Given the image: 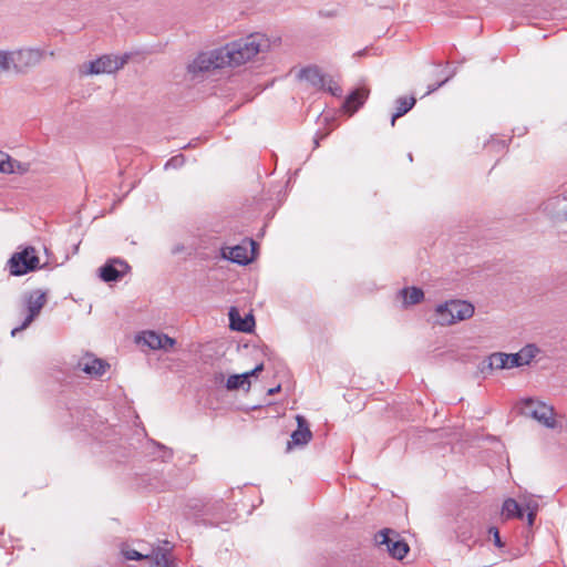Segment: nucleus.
Returning <instances> with one entry per match:
<instances>
[{
    "mask_svg": "<svg viewBox=\"0 0 567 567\" xmlns=\"http://www.w3.org/2000/svg\"><path fill=\"white\" fill-rule=\"evenodd\" d=\"M489 535L493 537L494 545L498 548L504 547V543L501 539L499 530L497 527H489L488 529Z\"/></svg>",
    "mask_w": 567,
    "mask_h": 567,
    "instance_id": "7c9ffc66",
    "label": "nucleus"
},
{
    "mask_svg": "<svg viewBox=\"0 0 567 567\" xmlns=\"http://www.w3.org/2000/svg\"><path fill=\"white\" fill-rule=\"evenodd\" d=\"M324 91H328L331 95L337 96V97H340L342 95L341 86L337 82H334L331 78L327 79V85H326Z\"/></svg>",
    "mask_w": 567,
    "mask_h": 567,
    "instance_id": "bb28decb",
    "label": "nucleus"
},
{
    "mask_svg": "<svg viewBox=\"0 0 567 567\" xmlns=\"http://www.w3.org/2000/svg\"><path fill=\"white\" fill-rule=\"evenodd\" d=\"M280 389H281L280 385L271 388V389L268 390V394L269 395H274V394L278 393L280 391Z\"/></svg>",
    "mask_w": 567,
    "mask_h": 567,
    "instance_id": "e433bc0d",
    "label": "nucleus"
},
{
    "mask_svg": "<svg viewBox=\"0 0 567 567\" xmlns=\"http://www.w3.org/2000/svg\"><path fill=\"white\" fill-rule=\"evenodd\" d=\"M485 146L495 148L496 151H504L506 148V143L501 140H492Z\"/></svg>",
    "mask_w": 567,
    "mask_h": 567,
    "instance_id": "473e14b6",
    "label": "nucleus"
},
{
    "mask_svg": "<svg viewBox=\"0 0 567 567\" xmlns=\"http://www.w3.org/2000/svg\"><path fill=\"white\" fill-rule=\"evenodd\" d=\"M415 103H416V100H415L414 96H410V97L400 96V97H398L396 101H395L396 110L392 114V117H391V126L395 125V121L399 117L405 115L410 110H412L413 106L415 105Z\"/></svg>",
    "mask_w": 567,
    "mask_h": 567,
    "instance_id": "6ab92c4d",
    "label": "nucleus"
},
{
    "mask_svg": "<svg viewBox=\"0 0 567 567\" xmlns=\"http://www.w3.org/2000/svg\"><path fill=\"white\" fill-rule=\"evenodd\" d=\"M538 348L535 344H527L516 353H509V367L518 368L528 364L537 354Z\"/></svg>",
    "mask_w": 567,
    "mask_h": 567,
    "instance_id": "dca6fc26",
    "label": "nucleus"
},
{
    "mask_svg": "<svg viewBox=\"0 0 567 567\" xmlns=\"http://www.w3.org/2000/svg\"><path fill=\"white\" fill-rule=\"evenodd\" d=\"M185 163V157L183 154H179V155H176V156H173L172 158H169L166 164H165V168H169V167H173V168H179L184 165Z\"/></svg>",
    "mask_w": 567,
    "mask_h": 567,
    "instance_id": "c85d7f7f",
    "label": "nucleus"
},
{
    "mask_svg": "<svg viewBox=\"0 0 567 567\" xmlns=\"http://www.w3.org/2000/svg\"><path fill=\"white\" fill-rule=\"evenodd\" d=\"M0 172H3V173H11L13 172L12 169V165L10 162H0Z\"/></svg>",
    "mask_w": 567,
    "mask_h": 567,
    "instance_id": "c9c22d12",
    "label": "nucleus"
},
{
    "mask_svg": "<svg viewBox=\"0 0 567 567\" xmlns=\"http://www.w3.org/2000/svg\"><path fill=\"white\" fill-rule=\"evenodd\" d=\"M181 250V247H177L176 249H174V252H177Z\"/></svg>",
    "mask_w": 567,
    "mask_h": 567,
    "instance_id": "a19ab883",
    "label": "nucleus"
},
{
    "mask_svg": "<svg viewBox=\"0 0 567 567\" xmlns=\"http://www.w3.org/2000/svg\"><path fill=\"white\" fill-rule=\"evenodd\" d=\"M247 384L250 385V381L248 380V374H233L227 379L226 388L228 390H237Z\"/></svg>",
    "mask_w": 567,
    "mask_h": 567,
    "instance_id": "b1692460",
    "label": "nucleus"
},
{
    "mask_svg": "<svg viewBox=\"0 0 567 567\" xmlns=\"http://www.w3.org/2000/svg\"><path fill=\"white\" fill-rule=\"evenodd\" d=\"M224 375L221 373L215 375V381H223Z\"/></svg>",
    "mask_w": 567,
    "mask_h": 567,
    "instance_id": "4c0bfd02",
    "label": "nucleus"
},
{
    "mask_svg": "<svg viewBox=\"0 0 567 567\" xmlns=\"http://www.w3.org/2000/svg\"><path fill=\"white\" fill-rule=\"evenodd\" d=\"M151 567H174V561L171 559L168 554L163 553L156 557Z\"/></svg>",
    "mask_w": 567,
    "mask_h": 567,
    "instance_id": "a878e982",
    "label": "nucleus"
},
{
    "mask_svg": "<svg viewBox=\"0 0 567 567\" xmlns=\"http://www.w3.org/2000/svg\"><path fill=\"white\" fill-rule=\"evenodd\" d=\"M566 219H567V214H566Z\"/></svg>",
    "mask_w": 567,
    "mask_h": 567,
    "instance_id": "37998d69",
    "label": "nucleus"
},
{
    "mask_svg": "<svg viewBox=\"0 0 567 567\" xmlns=\"http://www.w3.org/2000/svg\"><path fill=\"white\" fill-rule=\"evenodd\" d=\"M14 73V56L13 51L0 50V74Z\"/></svg>",
    "mask_w": 567,
    "mask_h": 567,
    "instance_id": "5701e85b",
    "label": "nucleus"
},
{
    "mask_svg": "<svg viewBox=\"0 0 567 567\" xmlns=\"http://www.w3.org/2000/svg\"><path fill=\"white\" fill-rule=\"evenodd\" d=\"M435 312H436V322L441 326H450V324H453L454 322H445L444 320L446 319H450L451 317V312L450 311H443L441 310V305H439L435 309Z\"/></svg>",
    "mask_w": 567,
    "mask_h": 567,
    "instance_id": "cd10ccee",
    "label": "nucleus"
},
{
    "mask_svg": "<svg viewBox=\"0 0 567 567\" xmlns=\"http://www.w3.org/2000/svg\"><path fill=\"white\" fill-rule=\"evenodd\" d=\"M478 369L483 373L494 369H511L508 354L504 352H494L480 363Z\"/></svg>",
    "mask_w": 567,
    "mask_h": 567,
    "instance_id": "2eb2a0df",
    "label": "nucleus"
},
{
    "mask_svg": "<svg viewBox=\"0 0 567 567\" xmlns=\"http://www.w3.org/2000/svg\"><path fill=\"white\" fill-rule=\"evenodd\" d=\"M454 73L455 72H453L450 76H447L446 79H444L443 81H441V82H439L436 84L429 85L426 94L433 93L439 87L443 86L454 75Z\"/></svg>",
    "mask_w": 567,
    "mask_h": 567,
    "instance_id": "72a5a7b5",
    "label": "nucleus"
},
{
    "mask_svg": "<svg viewBox=\"0 0 567 567\" xmlns=\"http://www.w3.org/2000/svg\"><path fill=\"white\" fill-rule=\"evenodd\" d=\"M315 146L318 147L319 146V142L318 140L315 141Z\"/></svg>",
    "mask_w": 567,
    "mask_h": 567,
    "instance_id": "58836bf2",
    "label": "nucleus"
},
{
    "mask_svg": "<svg viewBox=\"0 0 567 567\" xmlns=\"http://www.w3.org/2000/svg\"><path fill=\"white\" fill-rule=\"evenodd\" d=\"M131 270L130 265L120 258H113L100 267V278L104 282L120 281Z\"/></svg>",
    "mask_w": 567,
    "mask_h": 567,
    "instance_id": "6e6552de",
    "label": "nucleus"
},
{
    "mask_svg": "<svg viewBox=\"0 0 567 567\" xmlns=\"http://www.w3.org/2000/svg\"><path fill=\"white\" fill-rule=\"evenodd\" d=\"M520 413L538 421L548 429H554L556 425L554 408L530 398L523 400Z\"/></svg>",
    "mask_w": 567,
    "mask_h": 567,
    "instance_id": "20e7f679",
    "label": "nucleus"
},
{
    "mask_svg": "<svg viewBox=\"0 0 567 567\" xmlns=\"http://www.w3.org/2000/svg\"><path fill=\"white\" fill-rule=\"evenodd\" d=\"M262 370H264V363H259L251 371L245 372L244 374H248V379H249L250 377L257 375Z\"/></svg>",
    "mask_w": 567,
    "mask_h": 567,
    "instance_id": "f704fd0d",
    "label": "nucleus"
},
{
    "mask_svg": "<svg viewBox=\"0 0 567 567\" xmlns=\"http://www.w3.org/2000/svg\"><path fill=\"white\" fill-rule=\"evenodd\" d=\"M78 249H79V245H75V247H74V252H76V251H78Z\"/></svg>",
    "mask_w": 567,
    "mask_h": 567,
    "instance_id": "ea45409f",
    "label": "nucleus"
},
{
    "mask_svg": "<svg viewBox=\"0 0 567 567\" xmlns=\"http://www.w3.org/2000/svg\"><path fill=\"white\" fill-rule=\"evenodd\" d=\"M37 250L32 246L24 247L21 251L14 252L8 260L9 271L12 276H23L34 271L40 266Z\"/></svg>",
    "mask_w": 567,
    "mask_h": 567,
    "instance_id": "f03ea898",
    "label": "nucleus"
},
{
    "mask_svg": "<svg viewBox=\"0 0 567 567\" xmlns=\"http://www.w3.org/2000/svg\"><path fill=\"white\" fill-rule=\"evenodd\" d=\"M130 55L112 58L111 55H102L93 61L84 63L80 68L82 75H97L102 73H113L122 69L128 61Z\"/></svg>",
    "mask_w": 567,
    "mask_h": 567,
    "instance_id": "7ed1b4c3",
    "label": "nucleus"
},
{
    "mask_svg": "<svg viewBox=\"0 0 567 567\" xmlns=\"http://www.w3.org/2000/svg\"><path fill=\"white\" fill-rule=\"evenodd\" d=\"M441 310L450 311L452 315L450 319L444 320L445 322H456L460 320L468 319L474 313V307L472 303L462 300H451L441 305Z\"/></svg>",
    "mask_w": 567,
    "mask_h": 567,
    "instance_id": "1a4fd4ad",
    "label": "nucleus"
},
{
    "mask_svg": "<svg viewBox=\"0 0 567 567\" xmlns=\"http://www.w3.org/2000/svg\"><path fill=\"white\" fill-rule=\"evenodd\" d=\"M157 447L163 450V454L161 455V458L163 462H167L173 457V450L168 449L161 443H156Z\"/></svg>",
    "mask_w": 567,
    "mask_h": 567,
    "instance_id": "2f4dec72",
    "label": "nucleus"
},
{
    "mask_svg": "<svg viewBox=\"0 0 567 567\" xmlns=\"http://www.w3.org/2000/svg\"><path fill=\"white\" fill-rule=\"evenodd\" d=\"M299 78L319 90H326L328 76L316 65L301 69Z\"/></svg>",
    "mask_w": 567,
    "mask_h": 567,
    "instance_id": "f3484780",
    "label": "nucleus"
},
{
    "mask_svg": "<svg viewBox=\"0 0 567 567\" xmlns=\"http://www.w3.org/2000/svg\"><path fill=\"white\" fill-rule=\"evenodd\" d=\"M378 545H385L389 554L395 559H403L409 553V545L399 539V535L392 529H382L375 535Z\"/></svg>",
    "mask_w": 567,
    "mask_h": 567,
    "instance_id": "39448f33",
    "label": "nucleus"
},
{
    "mask_svg": "<svg viewBox=\"0 0 567 567\" xmlns=\"http://www.w3.org/2000/svg\"><path fill=\"white\" fill-rule=\"evenodd\" d=\"M228 316L229 327L234 331L250 332L255 326V319L252 315H247L245 318H243L235 307L230 308Z\"/></svg>",
    "mask_w": 567,
    "mask_h": 567,
    "instance_id": "ddd939ff",
    "label": "nucleus"
},
{
    "mask_svg": "<svg viewBox=\"0 0 567 567\" xmlns=\"http://www.w3.org/2000/svg\"><path fill=\"white\" fill-rule=\"evenodd\" d=\"M527 523H528V526H533L534 522H535V518H536V515H537V511H538V505L536 503L534 504H527Z\"/></svg>",
    "mask_w": 567,
    "mask_h": 567,
    "instance_id": "c756f323",
    "label": "nucleus"
},
{
    "mask_svg": "<svg viewBox=\"0 0 567 567\" xmlns=\"http://www.w3.org/2000/svg\"><path fill=\"white\" fill-rule=\"evenodd\" d=\"M107 368L110 364L106 361L95 358L91 353L82 357L76 364V369L94 378L103 375Z\"/></svg>",
    "mask_w": 567,
    "mask_h": 567,
    "instance_id": "9b49d317",
    "label": "nucleus"
},
{
    "mask_svg": "<svg viewBox=\"0 0 567 567\" xmlns=\"http://www.w3.org/2000/svg\"><path fill=\"white\" fill-rule=\"evenodd\" d=\"M225 509V503L224 501H216L212 504H206L203 506L202 515L203 516H213L216 518V524L219 523V520L223 518L221 513Z\"/></svg>",
    "mask_w": 567,
    "mask_h": 567,
    "instance_id": "4be33fe9",
    "label": "nucleus"
},
{
    "mask_svg": "<svg viewBox=\"0 0 567 567\" xmlns=\"http://www.w3.org/2000/svg\"><path fill=\"white\" fill-rule=\"evenodd\" d=\"M369 91L364 87L353 90L343 101L342 107L349 113L354 114L367 101Z\"/></svg>",
    "mask_w": 567,
    "mask_h": 567,
    "instance_id": "4468645a",
    "label": "nucleus"
},
{
    "mask_svg": "<svg viewBox=\"0 0 567 567\" xmlns=\"http://www.w3.org/2000/svg\"><path fill=\"white\" fill-rule=\"evenodd\" d=\"M44 52L40 49L25 48L13 51L14 56V73L24 74L29 69L38 65Z\"/></svg>",
    "mask_w": 567,
    "mask_h": 567,
    "instance_id": "0eeeda50",
    "label": "nucleus"
},
{
    "mask_svg": "<svg viewBox=\"0 0 567 567\" xmlns=\"http://www.w3.org/2000/svg\"><path fill=\"white\" fill-rule=\"evenodd\" d=\"M45 302H47V293L44 291H42L40 289L31 291L25 297V305H27L29 313L25 317V319L23 320V322L21 323V326L14 328L11 331V336L14 337L17 334V332L22 331L25 328H28L31 324V322L39 316V313H40L41 309L43 308V306L45 305Z\"/></svg>",
    "mask_w": 567,
    "mask_h": 567,
    "instance_id": "423d86ee",
    "label": "nucleus"
},
{
    "mask_svg": "<svg viewBox=\"0 0 567 567\" xmlns=\"http://www.w3.org/2000/svg\"><path fill=\"white\" fill-rule=\"evenodd\" d=\"M502 514L505 516L506 519H523L524 509L514 498H507L503 503Z\"/></svg>",
    "mask_w": 567,
    "mask_h": 567,
    "instance_id": "aec40b11",
    "label": "nucleus"
},
{
    "mask_svg": "<svg viewBox=\"0 0 567 567\" xmlns=\"http://www.w3.org/2000/svg\"><path fill=\"white\" fill-rule=\"evenodd\" d=\"M399 295L402 297L405 306L420 303L424 298L423 290L417 287L403 288L399 291Z\"/></svg>",
    "mask_w": 567,
    "mask_h": 567,
    "instance_id": "412c9836",
    "label": "nucleus"
},
{
    "mask_svg": "<svg viewBox=\"0 0 567 567\" xmlns=\"http://www.w3.org/2000/svg\"><path fill=\"white\" fill-rule=\"evenodd\" d=\"M297 429L291 433V441L288 442L287 449L290 450L291 445L305 446L309 443L312 437L309 423L302 415L296 416Z\"/></svg>",
    "mask_w": 567,
    "mask_h": 567,
    "instance_id": "f8f14e48",
    "label": "nucleus"
},
{
    "mask_svg": "<svg viewBox=\"0 0 567 567\" xmlns=\"http://www.w3.org/2000/svg\"><path fill=\"white\" fill-rule=\"evenodd\" d=\"M228 254H226L225 249H223V257L238 265H248L251 262L252 257L248 255V250L246 247L237 245L235 247L228 248Z\"/></svg>",
    "mask_w": 567,
    "mask_h": 567,
    "instance_id": "a211bd4d",
    "label": "nucleus"
},
{
    "mask_svg": "<svg viewBox=\"0 0 567 567\" xmlns=\"http://www.w3.org/2000/svg\"><path fill=\"white\" fill-rule=\"evenodd\" d=\"M137 342H143L152 350H165L173 348L176 340L164 333H157L155 331H145L142 336L137 337Z\"/></svg>",
    "mask_w": 567,
    "mask_h": 567,
    "instance_id": "9d476101",
    "label": "nucleus"
},
{
    "mask_svg": "<svg viewBox=\"0 0 567 567\" xmlns=\"http://www.w3.org/2000/svg\"><path fill=\"white\" fill-rule=\"evenodd\" d=\"M270 48V41L264 33H251L207 53H200L193 62V71L205 72L225 66H239L258 53Z\"/></svg>",
    "mask_w": 567,
    "mask_h": 567,
    "instance_id": "f257e3e1",
    "label": "nucleus"
},
{
    "mask_svg": "<svg viewBox=\"0 0 567 567\" xmlns=\"http://www.w3.org/2000/svg\"><path fill=\"white\" fill-rule=\"evenodd\" d=\"M181 250V247H177L176 249H174V252H177Z\"/></svg>",
    "mask_w": 567,
    "mask_h": 567,
    "instance_id": "79ce46f5",
    "label": "nucleus"
},
{
    "mask_svg": "<svg viewBox=\"0 0 567 567\" xmlns=\"http://www.w3.org/2000/svg\"><path fill=\"white\" fill-rule=\"evenodd\" d=\"M121 551L124 558L127 560H142L148 558V555H143L142 553L130 548L128 546H123Z\"/></svg>",
    "mask_w": 567,
    "mask_h": 567,
    "instance_id": "393cba45",
    "label": "nucleus"
}]
</instances>
